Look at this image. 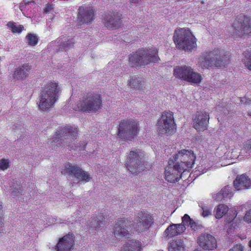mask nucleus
Here are the masks:
<instances>
[{
    "label": "nucleus",
    "mask_w": 251,
    "mask_h": 251,
    "mask_svg": "<svg viewBox=\"0 0 251 251\" xmlns=\"http://www.w3.org/2000/svg\"><path fill=\"white\" fill-rule=\"evenodd\" d=\"M202 80V76L201 74L196 72L192 68L191 73L188 76L186 81L191 82L193 84H198L201 83Z\"/></svg>",
    "instance_id": "c85d7f7f"
},
{
    "label": "nucleus",
    "mask_w": 251,
    "mask_h": 251,
    "mask_svg": "<svg viewBox=\"0 0 251 251\" xmlns=\"http://www.w3.org/2000/svg\"><path fill=\"white\" fill-rule=\"evenodd\" d=\"M185 230L186 227L182 224H172L166 229L164 235L167 237H172L181 234Z\"/></svg>",
    "instance_id": "b1692460"
},
{
    "label": "nucleus",
    "mask_w": 251,
    "mask_h": 251,
    "mask_svg": "<svg viewBox=\"0 0 251 251\" xmlns=\"http://www.w3.org/2000/svg\"><path fill=\"white\" fill-rule=\"evenodd\" d=\"M10 165V162L9 160L6 159H1L0 160V169L4 171L7 169Z\"/></svg>",
    "instance_id": "ea45409f"
},
{
    "label": "nucleus",
    "mask_w": 251,
    "mask_h": 251,
    "mask_svg": "<svg viewBox=\"0 0 251 251\" xmlns=\"http://www.w3.org/2000/svg\"><path fill=\"white\" fill-rule=\"evenodd\" d=\"M121 15L118 13H113L108 14L105 18L104 25L109 28L118 27L121 24Z\"/></svg>",
    "instance_id": "5701e85b"
},
{
    "label": "nucleus",
    "mask_w": 251,
    "mask_h": 251,
    "mask_svg": "<svg viewBox=\"0 0 251 251\" xmlns=\"http://www.w3.org/2000/svg\"><path fill=\"white\" fill-rule=\"evenodd\" d=\"M242 246L241 245H237L232 249L229 250L228 251H242Z\"/></svg>",
    "instance_id": "49530a36"
},
{
    "label": "nucleus",
    "mask_w": 251,
    "mask_h": 251,
    "mask_svg": "<svg viewBox=\"0 0 251 251\" xmlns=\"http://www.w3.org/2000/svg\"><path fill=\"white\" fill-rule=\"evenodd\" d=\"M169 251H184L183 242L180 239L173 240L168 246Z\"/></svg>",
    "instance_id": "cd10ccee"
},
{
    "label": "nucleus",
    "mask_w": 251,
    "mask_h": 251,
    "mask_svg": "<svg viewBox=\"0 0 251 251\" xmlns=\"http://www.w3.org/2000/svg\"><path fill=\"white\" fill-rule=\"evenodd\" d=\"M195 251H201L197 249V250H195Z\"/></svg>",
    "instance_id": "603ef678"
},
{
    "label": "nucleus",
    "mask_w": 251,
    "mask_h": 251,
    "mask_svg": "<svg viewBox=\"0 0 251 251\" xmlns=\"http://www.w3.org/2000/svg\"><path fill=\"white\" fill-rule=\"evenodd\" d=\"M142 1V0H130V1L132 4L139 3Z\"/></svg>",
    "instance_id": "8fccbe9b"
},
{
    "label": "nucleus",
    "mask_w": 251,
    "mask_h": 251,
    "mask_svg": "<svg viewBox=\"0 0 251 251\" xmlns=\"http://www.w3.org/2000/svg\"><path fill=\"white\" fill-rule=\"evenodd\" d=\"M231 187L229 186H225L221 190L225 198H230L233 196V192L231 191Z\"/></svg>",
    "instance_id": "58836bf2"
},
{
    "label": "nucleus",
    "mask_w": 251,
    "mask_h": 251,
    "mask_svg": "<svg viewBox=\"0 0 251 251\" xmlns=\"http://www.w3.org/2000/svg\"><path fill=\"white\" fill-rule=\"evenodd\" d=\"M211 163L207 161L202 160L201 164L197 167V171L204 174L208 171L212 167Z\"/></svg>",
    "instance_id": "c9c22d12"
},
{
    "label": "nucleus",
    "mask_w": 251,
    "mask_h": 251,
    "mask_svg": "<svg viewBox=\"0 0 251 251\" xmlns=\"http://www.w3.org/2000/svg\"><path fill=\"white\" fill-rule=\"evenodd\" d=\"M128 84L131 88L140 89L144 87L145 81L141 77L134 75L130 77L128 81Z\"/></svg>",
    "instance_id": "a878e982"
},
{
    "label": "nucleus",
    "mask_w": 251,
    "mask_h": 251,
    "mask_svg": "<svg viewBox=\"0 0 251 251\" xmlns=\"http://www.w3.org/2000/svg\"><path fill=\"white\" fill-rule=\"evenodd\" d=\"M234 187L236 190L239 191L250 188L251 180L245 175L238 176L233 182Z\"/></svg>",
    "instance_id": "412c9836"
},
{
    "label": "nucleus",
    "mask_w": 251,
    "mask_h": 251,
    "mask_svg": "<svg viewBox=\"0 0 251 251\" xmlns=\"http://www.w3.org/2000/svg\"><path fill=\"white\" fill-rule=\"evenodd\" d=\"M174 41L177 48L185 51L196 50L197 39L188 29L182 28L175 31Z\"/></svg>",
    "instance_id": "f03ea898"
},
{
    "label": "nucleus",
    "mask_w": 251,
    "mask_h": 251,
    "mask_svg": "<svg viewBox=\"0 0 251 251\" xmlns=\"http://www.w3.org/2000/svg\"><path fill=\"white\" fill-rule=\"evenodd\" d=\"M209 114L203 111L197 112L194 119V127L198 131H203L208 127Z\"/></svg>",
    "instance_id": "2eb2a0df"
},
{
    "label": "nucleus",
    "mask_w": 251,
    "mask_h": 251,
    "mask_svg": "<svg viewBox=\"0 0 251 251\" xmlns=\"http://www.w3.org/2000/svg\"><path fill=\"white\" fill-rule=\"evenodd\" d=\"M128 247H124L121 251H140V243L136 241H130Z\"/></svg>",
    "instance_id": "72a5a7b5"
},
{
    "label": "nucleus",
    "mask_w": 251,
    "mask_h": 251,
    "mask_svg": "<svg viewBox=\"0 0 251 251\" xmlns=\"http://www.w3.org/2000/svg\"><path fill=\"white\" fill-rule=\"evenodd\" d=\"M201 208V214L203 217H207L212 214V207L200 202L199 204Z\"/></svg>",
    "instance_id": "2f4dec72"
},
{
    "label": "nucleus",
    "mask_w": 251,
    "mask_h": 251,
    "mask_svg": "<svg viewBox=\"0 0 251 251\" xmlns=\"http://www.w3.org/2000/svg\"><path fill=\"white\" fill-rule=\"evenodd\" d=\"M74 245V236L68 234L59 239L54 249L56 251H71Z\"/></svg>",
    "instance_id": "dca6fc26"
},
{
    "label": "nucleus",
    "mask_w": 251,
    "mask_h": 251,
    "mask_svg": "<svg viewBox=\"0 0 251 251\" xmlns=\"http://www.w3.org/2000/svg\"><path fill=\"white\" fill-rule=\"evenodd\" d=\"M26 39L28 45L34 46L38 43V38L35 34L33 33H28L26 36Z\"/></svg>",
    "instance_id": "4c0bfd02"
},
{
    "label": "nucleus",
    "mask_w": 251,
    "mask_h": 251,
    "mask_svg": "<svg viewBox=\"0 0 251 251\" xmlns=\"http://www.w3.org/2000/svg\"><path fill=\"white\" fill-rule=\"evenodd\" d=\"M22 193V191L21 190V189L19 188H15L14 190H13L12 193L14 196H15L17 193Z\"/></svg>",
    "instance_id": "09e8293b"
},
{
    "label": "nucleus",
    "mask_w": 251,
    "mask_h": 251,
    "mask_svg": "<svg viewBox=\"0 0 251 251\" xmlns=\"http://www.w3.org/2000/svg\"><path fill=\"white\" fill-rule=\"evenodd\" d=\"M228 210V207L225 204H219L214 209L215 217L219 219L222 218Z\"/></svg>",
    "instance_id": "7c9ffc66"
},
{
    "label": "nucleus",
    "mask_w": 251,
    "mask_h": 251,
    "mask_svg": "<svg viewBox=\"0 0 251 251\" xmlns=\"http://www.w3.org/2000/svg\"><path fill=\"white\" fill-rule=\"evenodd\" d=\"M7 25L14 33H20L24 29V26L22 25H18L15 23L9 22L7 24Z\"/></svg>",
    "instance_id": "e433bc0d"
},
{
    "label": "nucleus",
    "mask_w": 251,
    "mask_h": 251,
    "mask_svg": "<svg viewBox=\"0 0 251 251\" xmlns=\"http://www.w3.org/2000/svg\"><path fill=\"white\" fill-rule=\"evenodd\" d=\"M102 100L100 94L89 93L80 100L77 105L78 110L88 113L95 112L101 106Z\"/></svg>",
    "instance_id": "20e7f679"
},
{
    "label": "nucleus",
    "mask_w": 251,
    "mask_h": 251,
    "mask_svg": "<svg viewBox=\"0 0 251 251\" xmlns=\"http://www.w3.org/2000/svg\"><path fill=\"white\" fill-rule=\"evenodd\" d=\"M185 227V226H190V227L194 230H197L199 229L200 226L197 225V224L191 219L188 214H185L182 218V223Z\"/></svg>",
    "instance_id": "c756f323"
},
{
    "label": "nucleus",
    "mask_w": 251,
    "mask_h": 251,
    "mask_svg": "<svg viewBox=\"0 0 251 251\" xmlns=\"http://www.w3.org/2000/svg\"><path fill=\"white\" fill-rule=\"evenodd\" d=\"M198 243L204 250H212L217 247V242L215 237L207 233L202 234L199 237Z\"/></svg>",
    "instance_id": "f3484780"
},
{
    "label": "nucleus",
    "mask_w": 251,
    "mask_h": 251,
    "mask_svg": "<svg viewBox=\"0 0 251 251\" xmlns=\"http://www.w3.org/2000/svg\"><path fill=\"white\" fill-rule=\"evenodd\" d=\"M104 217L102 215L98 216L95 220L92 222L91 227L95 229H99L101 225L104 224Z\"/></svg>",
    "instance_id": "f704fd0d"
},
{
    "label": "nucleus",
    "mask_w": 251,
    "mask_h": 251,
    "mask_svg": "<svg viewBox=\"0 0 251 251\" xmlns=\"http://www.w3.org/2000/svg\"><path fill=\"white\" fill-rule=\"evenodd\" d=\"M31 66L28 64H25L17 67L11 74V77L16 80L23 79L26 77L31 69Z\"/></svg>",
    "instance_id": "4be33fe9"
},
{
    "label": "nucleus",
    "mask_w": 251,
    "mask_h": 251,
    "mask_svg": "<svg viewBox=\"0 0 251 251\" xmlns=\"http://www.w3.org/2000/svg\"><path fill=\"white\" fill-rule=\"evenodd\" d=\"M217 52H213V50L202 52L198 58L197 65L202 69L215 67L214 57Z\"/></svg>",
    "instance_id": "4468645a"
},
{
    "label": "nucleus",
    "mask_w": 251,
    "mask_h": 251,
    "mask_svg": "<svg viewBox=\"0 0 251 251\" xmlns=\"http://www.w3.org/2000/svg\"><path fill=\"white\" fill-rule=\"evenodd\" d=\"M234 30L232 35L234 37H242L245 35L251 36V18L244 15H240L233 23Z\"/></svg>",
    "instance_id": "0eeeda50"
},
{
    "label": "nucleus",
    "mask_w": 251,
    "mask_h": 251,
    "mask_svg": "<svg viewBox=\"0 0 251 251\" xmlns=\"http://www.w3.org/2000/svg\"><path fill=\"white\" fill-rule=\"evenodd\" d=\"M243 220L247 223H251V208L246 212Z\"/></svg>",
    "instance_id": "37998d69"
},
{
    "label": "nucleus",
    "mask_w": 251,
    "mask_h": 251,
    "mask_svg": "<svg viewBox=\"0 0 251 251\" xmlns=\"http://www.w3.org/2000/svg\"><path fill=\"white\" fill-rule=\"evenodd\" d=\"M232 217L230 219H229V220H227V222L228 223H230L231 222H232V221L235 220V218H236V217L237 216V212H236V210H233L232 211Z\"/></svg>",
    "instance_id": "a18cd8bd"
},
{
    "label": "nucleus",
    "mask_w": 251,
    "mask_h": 251,
    "mask_svg": "<svg viewBox=\"0 0 251 251\" xmlns=\"http://www.w3.org/2000/svg\"><path fill=\"white\" fill-rule=\"evenodd\" d=\"M57 44L59 46V50H67L73 47L75 41L73 38L58 39Z\"/></svg>",
    "instance_id": "bb28decb"
},
{
    "label": "nucleus",
    "mask_w": 251,
    "mask_h": 251,
    "mask_svg": "<svg viewBox=\"0 0 251 251\" xmlns=\"http://www.w3.org/2000/svg\"><path fill=\"white\" fill-rule=\"evenodd\" d=\"M249 245L250 247L251 248V240L250 241V242L249 243Z\"/></svg>",
    "instance_id": "3c124183"
},
{
    "label": "nucleus",
    "mask_w": 251,
    "mask_h": 251,
    "mask_svg": "<svg viewBox=\"0 0 251 251\" xmlns=\"http://www.w3.org/2000/svg\"><path fill=\"white\" fill-rule=\"evenodd\" d=\"M4 221V209L2 205V202L0 201V230L3 225Z\"/></svg>",
    "instance_id": "a19ab883"
},
{
    "label": "nucleus",
    "mask_w": 251,
    "mask_h": 251,
    "mask_svg": "<svg viewBox=\"0 0 251 251\" xmlns=\"http://www.w3.org/2000/svg\"><path fill=\"white\" fill-rule=\"evenodd\" d=\"M62 175L74 177L78 181L88 182L91 179L89 174L83 171L78 165L68 163L62 169Z\"/></svg>",
    "instance_id": "1a4fd4ad"
},
{
    "label": "nucleus",
    "mask_w": 251,
    "mask_h": 251,
    "mask_svg": "<svg viewBox=\"0 0 251 251\" xmlns=\"http://www.w3.org/2000/svg\"><path fill=\"white\" fill-rule=\"evenodd\" d=\"M158 52V50L155 47L140 50L130 55L129 61L132 66L146 65L151 63H155L159 60Z\"/></svg>",
    "instance_id": "7ed1b4c3"
},
{
    "label": "nucleus",
    "mask_w": 251,
    "mask_h": 251,
    "mask_svg": "<svg viewBox=\"0 0 251 251\" xmlns=\"http://www.w3.org/2000/svg\"><path fill=\"white\" fill-rule=\"evenodd\" d=\"M77 20L80 25L91 24L94 20L93 10L87 7L81 6L79 8Z\"/></svg>",
    "instance_id": "6ab92c4d"
},
{
    "label": "nucleus",
    "mask_w": 251,
    "mask_h": 251,
    "mask_svg": "<svg viewBox=\"0 0 251 251\" xmlns=\"http://www.w3.org/2000/svg\"><path fill=\"white\" fill-rule=\"evenodd\" d=\"M244 149L242 151V153H243L244 151H246L250 154L251 153V140L246 142L244 144Z\"/></svg>",
    "instance_id": "79ce46f5"
},
{
    "label": "nucleus",
    "mask_w": 251,
    "mask_h": 251,
    "mask_svg": "<svg viewBox=\"0 0 251 251\" xmlns=\"http://www.w3.org/2000/svg\"><path fill=\"white\" fill-rule=\"evenodd\" d=\"M113 230L114 235L117 238L127 237L130 233L135 231L131 222L126 218L119 219L115 224Z\"/></svg>",
    "instance_id": "ddd939ff"
},
{
    "label": "nucleus",
    "mask_w": 251,
    "mask_h": 251,
    "mask_svg": "<svg viewBox=\"0 0 251 251\" xmlns=\"http://www.w3.org/2000/svg\"><path fill=\"white\" fill-rule=\"evenodd\" d=\"M136 223L132 224L134 230L141 232L148 230L153 223L152 216L145 211L139 212L134 218Z\"/></svg>",
    "instance_id": "9b49d317"
},
{
    "label": "nucleus",
    "mask_w": 251,
    "mask_h": 251,
    "mask_svg": "<svg viewBox=\"0 0 251 251\" xmlns=\"http://www.w3.org/2000/svg\"><path fill=\"white\" fill-rule=\"evenodd\" d=\"M78 130L75 127L67 126L61 127L56 132V136L60 140L72 139L75 138L77 135Z\"/></svg>",
    "instance_id": "a211bd4d"
},
{
    "label": "nucleus",
    "mask_w": 251,
    "mask_h": 251,
    "mask_svg": "<svg viewBox=\"0 0 251 251\" xmlns=\"http://www.w3.org/2000/svg\"><path fill=\"white\" fill-rule=\"evenodd\" d=\"M176 129L173 113L164 112L157 121V131L160 134H171Z\"/></svg>",
    "instance_id": "6e6552de"
},
{
    "label": "nucleus",
    "mask_w": 251,
    "mask_h": 251,
    "mask_svg": "<svg viewBox=\"0 0 251 251\" xmlns=\"http://www.w3.org/2000/svg\"><path fill=\"white\" fill-rule=\"evenodd\" d=\"M213 50L217 52L214 57L215 67L224 66L229 63V55L226 51L220 48H215Z\"/></svg>",
    "instance_id": "aec40b11"
},
{
    "label": "nucleus",
    "mask_w": 251,
    "mask_h": 251,
    "mask_svg": "<svg viewBox=\"0 0 251 251\" xmlns=\"http://www.w3.org/2000/svg\"><path fill=\"white\" fill-rule=\"evenodd\" d=\"M61 92V88L57 82H48L41 93L38 103L39 109L42 111L50 110L58 100Z\"/></svg>",
    "instance_id": "f257e3e1"
},
{
    "label": "nucleus",
    "mask_w": 251,
    "mask_h": 251,
    "mask_svg": "<svg viewBox=\"0 0 251 251\" xmlns=\"http://www.w3.org/2000/svg\"><path fill=\"white\" fill-rule=\"evenodd\" d=\"M192 69L189 66H177L174 69V75L176 77L186 81Z\"/></svg>",
    "instance_id": "393cba45"
},
{
    "label": "nucleus",
    "mask_w": 251,
    "mask_h": 251,
    "mask_svg": "<svg viewBox=\"0 0 251 251\" xmlns=\"http://www.w3.org/2000/svg\"><path fill=\"white\" fill-rule=\"evenodd\" d=\"M137 122L132 119L122 121L119 125L118 136L125 140H131L137 134Z\"/></svg>",
    "instance_id": "423d86ee"
},
{
    "label": "nucleus",
    "mask_w": 251,
    "mask_h": 251,
    "mask_svg": "<svg viewBox=\"0 0 251 251\" xmlns=\"http://www.w3.org/2000/svg\"><path fill=\"white\" fill-rule=\"evenodd\" d=\"M250 116H251V113L250 114Z\"/></svg>",
    "instance_id": "864d4df0"
},
{
    "label": "nucleus",
    "mask_w": 251,
    "mask_h": 251,
    "mask_svg": "<svg viewBox=\"0 0 251 251\" xmlns=\"http://www.w3.org/2000/svg\"><path fill=\"white\" fill-rule=\"evenodd\" d=\"M53 9V7H52V5H51V4H49L46 7H45V12L48 13V12H49L51 10H52Z\"/></svg>",
    "instance_id": "de8ad7c7"
},
{
    "label": "nucleus",
    "mask_w": 251,
    "mask_h": 251,
    "mask_svg": "<svg viewBox=\"0 0 251 251\" xmlns=\"http://www.w3.org/2000/svg\"><path fill=\"white\" fill-rule=\"evenodd\" d=\"M144 152L140 150L132 151L127 157L126 168L132 174L137 175L144 170L142 159Z\"/></svg>",
    "instance_id": "39448f33"
},
{
    "label": "nucleus",
    "mask_w": 251,
    "mask_h": 251,
    "mask_svg": "<svg viewBox=\"0 0 251 251\" xmlns=\"http://www.w3.org/2000/svg\"><path fill=\"white\" fill-rule=\"evenodd\" d=\"M184 172L179 164L176 163L173 160H170L165 169V178L168 182L175 183L180 179Z\"/></svg>",
    "instance_id": "f8f14e48"
},
{
    "label": "nucleus",
    "mask_w": 251,
    "mask_h": 251,
    "mask_svg": "<svg viewBox=\"0 0 251 251\" xmlns=\"http://www.w3.org/2000/svg\"><path fill=\"white\" fill-rule=\"evenodd\" d=\"M196 156L191 150L182 149L176 153L173 160L180 164L185 171H189L194 164Z\"/></svg>",
    "instance_id": "9d476101"
},
{
    "label": "nucleus",
    "mask_w": 251,
    "mask_h": 251,
    "mask_svg": "<svg viewBox=\"0 0 251 251\" xmlns=\"http://www.w3.org/2000/svg\"><path fill=\"white\" fill-rule=\"evenodd\" d=\"M242 61L245 67L251 71V50H246L243 53Z\"/></svg>",
    "instance_id": "473e14b6"
},
{
    "label": "nucleus",
    "mask_w": 251,
    "mask_h": 251,
    "mask_svg": "<svg viewBox=\"0 0 251 251\" xmlns=\"http://www.w3.org/2000/svg\"><path fill=\"white\" fill-rule=\"evenodd\" d=\"M213 198L217 201H221L223 200V199H225V197H224V195H223L222 192L221 191L219 192L218 193L214 194L213 195Z\"/></svg>",
    "instance_id": "c03bdc74"
}]
</instances>
